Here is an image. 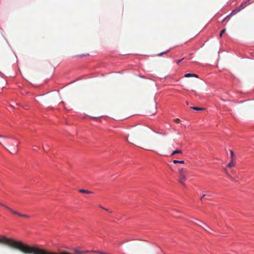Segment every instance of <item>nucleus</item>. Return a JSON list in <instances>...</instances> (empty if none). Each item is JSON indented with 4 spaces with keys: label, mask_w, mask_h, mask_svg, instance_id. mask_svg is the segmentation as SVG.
<instances>
[{
    "label": "nucleus",
    "mask_w": 254,
    "mask_h": 254,
    "mask_svg": "<svg viewBox=\"0 0 254 254\" xmlns=\"http://www.w3.org/2000/svg\"><path fill=\"white\" fill-rule=\"evenodd\" d=\"M142 131L143 129L141 127H136L132 130L129 131L128 135H125L126 139L128 141V137L129 136L131 140L134 141L139 138L140 135L142 133Z\"/></svg>",
    "instance_id": "obj_1"
},
{
    "label": "nucleus",
    "mask_w": 254,
    "mask_h": 254,
    "mask_svg": "<svg viewBox=\"0 0 254 254\" xmlns=\"http://www.w3.org/2000/svg\"><path fill=\"white\" fill-rule=\"evenodd\" d=\"M0 206H2L4 207L6 209H7L8 211H9L10 212H11L12 214H13L14 215H16L19 217H23L26 218H30V216L26 215V214H22L19 213V212H18L17 211L12 209L10 207L5 205L3 203H1V202H0Z\"/></svg>",
    "instance_id": "obj_2"
},
{
    "label": "nucleus",
    "mask_w": 254,
    "mask_h": 254,
    "mask_svg": "<svg viewBox=\"0 0 254 254\" xmlns=\"http://www.w3.org/2000/svg\"><path fill=\"white\" fill-rule=\"evenodd\" d=\"M188 173V171L186 169L184 168H180L179 170V175L180 176V178L179 179V182L180 183L183 184L186 181L187 177L186 175Z\"/></svg>",
    "instance_id": "obj_3"
},
{
    "label": "nucleus",
    "mask_w": 254,
    "mask_h": 254,
    "mask_svg": "<svg viewBox=\"0 0 254 254\" xmlns=\"http://www.w3.org/2000/svg\"><path fill=\"white\" fill-rule=\"evenodd\" d=\"M74 252L76 254H85L86 253L88 252V251H84L80 250L78 249H75L74 250Z\"/></svg>",
    "instance_id": "obj_4"
},
{
    "label": "nucleus",
    "mask_w": 254,
    "mask_h": 254,
    "mask_svg": "<svg viewBox=\"0 0 254 254\" xmlns=\"http://www.w3.org/2000/svg\"><path fill=\"white\" fill-rule=\"evenodd\" d=\"M185 77H198V75L194 73H187L185 75Z\"/></svg>",
    "instance_id": "obj_5"
},
{
    "label": "nucleus",
    "mask_w": 254,
    "mask_h": 254,
    "mask_svg": "<svg viewBox=\"0 0 254 254\" xmlns=\"http://www.w3.org/2000/svg\"><path fill=\"white\" fill-rule=\"evenodd\" d=\"M182 151L181 149H176L172 152L171 155H174L175 154H182Z\"/></svg>",
    "instance_id": "obj_6"
},
{
    "label": "nucleus",
    "mask_w": 254,
    "mask_h": 254,
    "mask_svg": "<svg viewBox=\"0 0 254 254\" xmlns=\"http://www.w3.org/2000/svg\"><path fill=\"white\" fill-rule=\"evenodd\" d=\"M78 191L80 192H81V193H88V194H90V193H92V191H89V190H84V189H80V190H79Z\"/></svg>",
    "instance_id": "obj_7"
},
{
    "label": "nucleus",
    "mask_w": 254,
    "mask_h": 254,
    "mask_svg": "<svg viewBox=\"0 0 254 254\" xmlns=\"http://www.w3.org/2000/svg\"><path fill=\"white\" fill-rule=\"evenodd\" d=\"M190 108L193 110L197 111H203L204 110V108H200V107H191Z\"/></svg>",
    "instance_id": "obj_8"
},
{
    "label": "nucleus",
    "mask_w": 254,
    "mask_h": 254,
    "mask_svg": "<svg viewBox=\"0 0 254 254\" xmlns=\"http://www.w3.org/2000/svg\"><path fill=\"white\" fill-rule=\"evenodd\" d=\"M148 113L151 115H154L156 113V108L155 107L153 109L152 111H149Z\"/></svg>",
    "instance_id": "obj_9"
},
{
    "label": "nucleus",
    "mask_w": 254,
    "mask_h": 254,
    "mask_svg": "<svg viewBox=\"0 0 254 254\" xmlns=\"http://www.w3.org/2000/svg\"><path fill=\"white\" fill-rule=\"evenodd\" d=\"M173 162L174 164H177V163L184 164L185 163L184 161H183V160L179 161V160H174Z\"/></svg>",
    "instance_id": "obj_10"
},
{
    "label": "nucleus",
    "mask_w": 254,
    "mask_h": 254,
    "mask_svg": "<svg viewBox=\"0 0 254 254\" xmlns=\"http://www.w3.org/2000/svg\"><path fill=\"white\" fill-rule=\"evenodd\" d=\"M235 165V162L232 160L230 162H229L228 164V167H231Z\"/></svg>",
    "instance_id": "obj_11"
},
{
    "label": "nucleus",
    "mask_w": 254,
    "mask_h": 254,
    "mask_svg": "<svg viewBox=\"0 0 254 254\" xmlns=\"http://www.w3.org/2000/svg\"><path fill=\"white\" fill-rule=\"evenodd\" d=\"M169 51L168 50V51H167L166 52H162L161 53H159V54H158L157 55V56H162V55H163L164 54H166L168 53L169 52Z\"/></svg>",
    "instance_id": "obj_12"
},
{
    "label": "nucleus",
    "mask_w": 254,
    "mask_h": 254,
    "mask_svg": "<svg viewBox=\"0 0 254 254\" xmlns=\"http://www.w3.org/2000/svg\"><path fill=\"white\" fill-rule=\"evenodd\" d=\"M226 31V29H223V30H222L220 33V34H219V36L220 37H221L222 35Z\"/></svg>",
    "instance_id": "obj_13"
},
{
    "label": "nucleus",
    "mask_w": 254,
    "mask_h": 254,
    "mask_svg": "<svg viewBox=\"0 0 254 254\" xmlns=\"http://www.w3.org/2000/svg\"><path fill=\"white\" fill-rule=\"evenodd\" d=\"M230 153H231V158H232V159H233V158L234 157V156H235V155H234V153L233 151H232V150H231V151H230Z\"/></svg>",
    "instance_id": "obj_14"
},
{
    "label": "nucleus",
    "mask_w": 254,
    "mask_h": 254,
    "mask_svg": "<svg viewBox=\"0 0 254 254\" xmlns=\"http://www.w3.org/2000/svg\"><path fill=\"white\" fill-rule=\"evenodd\" d=\"M174 122L176 123H179L180 122V120L179 119H175L174 120Z\"/></svg>",
    "instance_id": "obj_15"
},
{
    "label": "nucleus",
    "mask_w": 254,
    "mask_h": 254,
    "mask_svg": "<svg viewBox=\"0 0 254 254\" xmlns=\"http://www.w3.org/2000/svg\"><path fill=\"white\" fill-rule=\"evenodd\" d=\"M99 207H100V208H101L102 209H104V210H106V211H109V210H108V209H106V208H104V207H102L101 205H99Z\"/></svg>",
    "instance_id": "obj_16"
},
{
    "label": "nucleus",
    "mask_w": 254,
    "mask_h": 254,
    "mask_svg": "<svg viewBox=\"0 0 254 254\" xmlns=\"http://www.w3.org/2000/svg\"><path fill=\"white\" fill-rule=\"evenodd\" d=\"M99 207H100V208H101L102 209H104V210H106V211H109V210H108V209H106V208H104V207H102L101 205H99Z\"/></svg>",
    "instance_id": "obj_17"
},
{
    "label": "nucleus",
    "mask_w": 254,
    "mask_h": 254,
    "mask_svg": "<svg viewBox=\"0 0 254 254\" xmlns=\"http://www.w3.org/2000/svg\"><path fill=\"white\" fill-rule=\"evenodd\" d=\"M184 59V58H183L181 60H178L177 62V64H178L181 61H182Z\"/></svg>",
    "instance_id": "obj_18"
},
{
    "label": "nucleus",
    "mask_w": 254,
    "mask_h": 254,
    "mask_svg": "<svg viewBox=\"0 0 254 254\" xmlns=\"http://www.w3.org/2000/svg\"><path fill=\"white\" fill-rule=\"evenodd\" d=\"M205 196V194H203V195L202 196V197H201V199H202V198H203Z\"/></svg>",
    "instance_id": "obj_19"
},
{
    "label": "nucleus",
    "mask_w": 254,
    "mask_h": 254,
    "mask_svg": "<svg viewBox=\"0 0 254 254\" xmlns=\"http://www.w3.org/2000/svg\"><path fill=\"white\" fill-rule=\"evenodd\" d=\"M100 254H107L106 253H101V252H99Z\"/></svg>",
    "instance_id": "obj_20"
},
{
    "label": "nucleus",
    "mask_w": 254,
    "mask_h": 254,
    "mask_svg": "<svg viewBox=\"0 0 254 254\" xmlns=\"http://www.w3.org/2000/svg\"><path fill=\"white\" fill-rule=\"evenodd\" d=\"M34 147H35V148H38V147L37 146H35Z\"/></svg>",
    "instance_id": "obj_21"
},
{
    "label": "nucleus",
    "mask_w": 254,
    "mask_h": 254,
    "mask_svg": "<svg viewBox=\"0 0 254 254\" xmlns=\"http://www.w3.org/2000/svg\"><path fill=\"white\" fill-rule=\"evenodd\" d=\"M34 147H35V148H38V147L37 146H35Z\"/></svg>",
    "instance_id": "obj_22"
},
{
    "label": "nucleus",
    "mask_w": 254,
    "mask_h": 254,
    "mask_svg": "<svg viewBox=\"0 0 254 254\" xmlns=\"http://www.w3.org/2000/svg\"><path fill=\"white\" fill-rule=\"evenodd\" d=\"M19 143H20V142H19L18 141H17V145H18Z\"/></svg>",
    "instance_id": "obj_23"
},
{
    "label": "nucleus",
    "mask_w": 254,
    "mask_h": 254,
    "mask_svg": "<svg viewBox=\"0 0 254 254\" xmlns=\"http://www.w3.org/2000/svg\"><path fill=\"white\" fill-rule=\"evenodd\" d=\"M196 220H197V221H199V220H198V219H196ZM200 222H201V221H200ZM201 223H203V222H201Z\"/></svg>",
    "instance_id": "obj_24"
},
{
    "label": "nucleus",
    "mask_w": 254,
    "mask_h": 254,
    "mask_svg": "<svg viewBox=\"0 0 254 254\" xmlns=\"http://www.w3.org/2000/svg\"><path fill=\"white\" fill-rule=\"evenodd\" d=\"M235 12V10L233 11L232 13Z\"/></svg>",
    "instance_id": "obj_25"
},
{
    "label": "nucleus",
    "mask_w": 254,
    "mask_h": 254,
    "mask_svg": "<svg viewBox=\"0 0 254 254\" xmlns=\"http://www.w3.org/2000/svg\"><path fill=\"white\" fill-rule=\"evenodd\" d=\"M186 103H187V105H188V104H189V103H188V102H186Z\"/></svg>",
    "instance_id": "obj_26"
},
{
    "label": "nucleus",
    "mask_w": 254,
    "mask_h": 254,
    "mask_svg": "<svg viewBox=\"0 0 254 254\" xmlns=\"http://www.w3.org/2000/svg\"><path fill=\"white\" fill-rule=\"evenodd\" d=\"M0 137H1V136L0 135Z\"/></svg>",
    "instance_id": "obj_27"
}]
</instances>
